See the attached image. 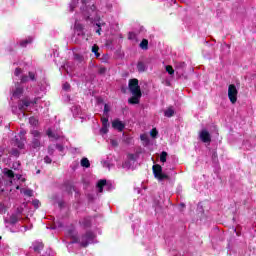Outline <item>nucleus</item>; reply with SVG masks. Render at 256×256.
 <instances>
[{
  "label": "nucleus",
  "mask_w": 256,
  "mask_h": 256,
  "mask_svg": "<svg viewBox=\"0 0 256 256\" xmlns=\"http://www.w3.org/2000/svg\"><path fill=\"white\" fill-rule=\"evenodd\" d=\"M237 235H238V237H239V235H240V234H239V233H237Z\"/></svg>",
  "instance_id": "nucleus-59"
},
{
  "label": "nucleus",
  "mask_w": 256,
  "mask_h": 256,
  "mask_svg": "<svg viewBox=\"0 0 256 256\" xmlns=\"http://www.w3.org/2000/svg\"><path fill=\"white\" fill-rule=\"evenodd\" d=\"M123 143L126 145H133V138L129 134H123Z\"/></svg>",
  "instance_id": "nucleus-15"
},
{
  "label": "nucleus",
  "mask_w": 256,
  "mask_h": 256,
  "mask_svg": "<svg viewBox=\"0 0 256 256\" xmlns=\"http://www.w3.org/2000/svg\"><path fill=\"white\" fill-rule=\"evenodd\" d=\"M79 1V0H72V2Z\"/></svg>",
  "instance_id": "nucleus-58"
},
{
  "label": "nucleus",
  "mask_w": 256,
  "mask_h": 256,
  "mask_svg": "<svg viewBox=\"0 0 256 256\" xmlns=\"http://www.w3.org/2000/svg\"><path fill=\"white\" fill-rule=\"evenodd\" d=\"M237 95H239V90H237V86L235 84H230L228 86V98L232 105L237 103Z\"/></svg>",
  "instance_id": "nucleus-4"
},
{
  "label": "nucleus",
  "mask_w": 256,
  "mask_h": 256,
  "mask_svg": "<svg viewBox=\"0 0 256 256\" xmlns=\"http://www.w3.org/2000/svg\"><path fill=\"white\" fill-rule=\"evenodd\" d=\"M101 122H102V127H105V128L109 127V118L102 117Z\"/></svg>",
  "instance_id": "nucleus-29"
},
{
  "label": "nucleus",
  "mask_w": 256,
  "mask_h": 256,
  "mask_svg": "<svg viewBox=\"0 0 256 256\" xmlns=\"http://www.w3.org/2000/svg\"><path fill=\"white\" fill-rule=\"evenodd\" d=\"M90 11H92V12L97 11V7H96L95 5H92V6L90 7Z\"/></svg>",
  "instance_id": "nucleus-50"
},
{
  "label": "nucleus",
  "mask_w": 256,
  "mask_h": 256,
  "mask_svg": "<svg viewBox=\"0 0 256 256\" xmlns=\"http://www.w3.org/2000/svg\"><path fill=\"white\" fill-rule=\"evenodd\" d=\"M128 159H130V161H135V154H128Z\"/></svg>",
  "instance_id": "nucleus-46"
},
{
  "label": "nucleus",
  "mask_w": 256,
  "mask_h": 256,
  "mask_svg": "<svg viewBox=\"0 0 256 256\" xmlns=\"http://www.w3.org/2000/svg\"><path fill=\"white\" fill-rule=\"evenodd\" d=\"M24 195L26 197H33V190L32 189H26L23 191Z\"/></svg>",
  "instance_id": "nucleus-33"
},
{
  "label": "nucleus",
  "mask_w": 256,
  "mask_h": 256,
  "mask_svg": "<svg viewBox=\"0 0 256 256\" xmlns=\"http://www.w3.org/2000/svg\"><path fill=\"white\" fill-rule=\"evenodd\" d=\"M141 97H143V93L142 92L132 93V97H130L128 99V103L130 105H139V103L141 101Z\"/></svg>",
  "instance_id": "nucleus-6"
},
{
  "label": "nucleus",
  "mask_w": 256,
  "mask_h": 256,
  "mask_svg": "<svg viewBox=\"0 0 256 256\" xmlns=\"http://www.w3.org/2000/svg\"><path fill=\"white\" fill-rule=\"evenodd\" d=\"M140 49L147 51V49H149V40L143 39L140 43Z\"/></svg>",
  "instance_id": "nucleus-20"
},
{
  "label": "nucleus",
  "mask_w": 256,
  "mask_h": 256,
  "mask_svg": "<svg viewBox=\"0 0 256 256\" xmlns=\"http://www.w3.org/2000/svg\"><path fill=\"white\" fill-rule=\"evenodd\" d=\"M133 37H135V33L130 32V33H129V36H128V39H133Z\"/></svg>",
  "instance_id": "nucleus-51"
},
{
  "label": "nucleus",
  "mask_w": 256,
  "mask_h": 256,
  "mask_svg": "<svg viewBox=\"0 0 256 256\" xmlns=\"http://www.w3.org/2000/svg\"><path fill=\"white\" fill-rule=\"evenodd\" d=\"M29 123H30V125L37 127L39 125V120L32 116L29 118Z\"/></svg>",
  "instance_id": "nucleus-25"
},
{
  "label": "nucleus",
  "mask_w": 256,
  "mask_h": 256,
  "mask_svg": "<svg viewBox=\"0 0 256 256\" xmlns=\"http://www.w3.org/2000/svg\"><path fill=\"white\" fill-rule=\"evenodd\" d=\"M74 59L77 61V63H83L85 61V57L81 54H74Z\"/></svg>",
  "instance_id": "nucleus-24"
},
{
  "label": "nucleus",
  "mask_w": 256,
  "mask_h": 256,
  "mask_svg": "<svg viewBox=\"0 0 256 256\" xmlns=\"http://www.w3.org/2000/svg\"><path fill=\"white\" fill-rule=\"evenodd\" d=\"M39 173H41V170H38V171H37V174H39Z\"/></svg>",
  "instance_id": "nucleus-57"
},
{
  "label": "nucleus",
  "mask_w": 256,
  "mask_h": 256,
  "mask_svg": "<svg viewBox=\"0 0 256 256\" xmlns=\"http://www.w3.org/2000/svg\"><path fill=\"white\" fill-rule=\"evenodd\" d=\"M47 136L50 138V139H55V141H58L59 139V136L58 134H55L53 133V131L51 129H48L47 132H46Z\"/></svg>",
  "instance_id": "nucleus-21"
},
{
  "label": "nucleus",
  "mask_w": 256,
  "mask_h": 256,
  "mask_svg": "<svg viewBox=\"0 0 256 256\" xmlns=\"http://www.w3.org/2000/svg\"><path fill=\"white\" fill-rule=\"evenodd\" d=\"M173 115H175V110L173 109L172 106L168 107L166 111H164V116L165 117H173Z\"/></svg>",
  "instance_id": "nucleus-17"
},
{
  "label": "nucleus",
  "mask_w": 256,
  "mask_h": 256,
  "mask_svg": "<svg viewBox=\"0 0 256 256\" xmlns=\"http://www.w3.org/2000/svg\"><path fill=\"white\" fill-rule=\"evenodd\" d=\"M152 171L155 179H158V181L169 179V175L163 173V167H161L159 164L153 165Z\"/></svg>",
  "instance_id": "nucleus-2"
},
{
  "label": "nucleus",
  "mask_w": 256,
  "mask_h": 256,
  "mask_svg": "<svg viewBox=\"0 0 256 256\" xmlns=\"http://www.w3.org/2000/svg\"><path fill=\"white\" fill-rule=\"evenodd\" d=\"M64 189H65L66 193H69L70 195H72L73 191H75V186L70 182H65Z\"/></svg>",
  "instance_id": "nucleus-12"
},
{
  "label": "nucleus",
  "mask_w": 256,
  "mask_h": 256,
  "mask_svg": "<svg viewBox=\"0 0 256 256\" xmlns=\"http://www.w3.org/2000/svg\"><path fill=\"white\" fill-rule=\"evenodd\" d=\"M151 137H153V139H155V137H157V135H159V131H157V128H153L150 132Z\"/></svg>",
  "instance_id": "nucleus-34"
},
{
  "label": "nucleus",
  "mask_w": 256,
  "mask_h": 256,
  "mask_svg": "<svg viewBox=\"0 0 256 256\" xmlns=\"http://www.w3.org/2000/svg\"><path fill=\"white\" fill-rule=\"evenodd\" d=\"M137 71H138V73H145L147 71V66L145 65V62L138 61Z\"/></svg>",
  "instance_id": "nucleus-14"
},
{
  "label": "nucleus",
  "mask_w": 256,
  "mask_h": 256,
  "mask_svg": "<svg viewBox=\"0 0 256 256\" xmlns=\"http://www.w3.org/2000/svg\"><path fill=\"white\" fill-rule=\"evenodd\" d=\"M200 139L202 143H211V134L207 130H202L200 132Z\"/></svg>",
  "instance_id": "nucleus-7"
},
{
  "label": "nucleus",
  "mask_w": 256,
  "mask_h": 256,
  "mask_svg": "<svg viewBox=\"0 0 256 256\" xmlns=\"http://www.w3.org/2000/svg\"><path fill=\"white\" fill-rule=\"evenodd\" d=\"M33 43V38L29 37L28 39L26 40H22L20 42V47H27V45Z\"/></svg>",
  "instance_id": "nucleus-22"
},
{
  "label": "nucleus",
  "mask_w": 256,
  "mask_h": 256,
  "mask_svg": "<svg viewBox=\"0 0 256 256\" xmlns=\"http://www.w3.org/2000/svg\"><path fill=\"white\" fill-rule=\"evenodd\" d=\"M63 89H64V91H69V89H71V84H69V82L64 83Z\"/></svg>",
  "instance_id": "nucleus-42"
},
{
  "label": "nucleus",
  "mask_w": 256,
  "mask_h": 256,
  "mask_svg": "<svg viewBox=\"0 0 256 256\" xmlns=\"http://www.w3.org/2000/svg\"><path fill=\"white\" fill-rule=\"evenodd\" d=\"M102 131H103V133H107V131H108V130H107V127H106V128L103 127V128H102Z\"/></svg>",
  "instance_id": "nucleus-54"
},
{
  "label": "nucleus",
  "mask_w": 256,
  "mask_h": 256,
  "mask_svg": "<svg viewBox=\"0 0 256 256\" xmlns=\"http://www.w3.org/2000/svg\"><path fill=\"white\" fill-rule=\"evenodd\" d=\"M55 153V147L53 145L48 146V154L53 155Z\"/></svg>",
  "instance_id": "nucleus-40"
},
{
  "label": "nucleus",
  "mask_w": 256,
  "mask_h": 256,
  "mask_svg": "<svg viewBox=\"0 0 256 256\" xmlns=\"http://www.w3.org/2000/svg\"><path fill=\"white\" fill-rule=\"evenodd\" d=\"M39 203H40V202H39V200H37V199L32 201V205H34V207H35L36 209H39Z\"/></svg>",
  "instance_id": "nucleus-45"
},
{
  "label": "nucleus",
  "mask_w": 256,
  "mask_h": 256,
  "mask_svg": "<svg viewBox=\"0 0 256 256\" xmlns=\"http://www.w3.org/2000/svg\"><path fill=\"white\" fill-rule=\"evenodd\" d=\"M140 138H141V141H145V135H141Z\"/></svg>",
  "instance_id": "nucleus-55"
},
{
  "label": "nucleus",
  "mask_w": 256,
  "mask_h": 256,
  "mask_svg": "<svg viewBox=\"0 0 256 256\" xmlns=\"http://www.w3.org/2000/svg\"><path fill=\"white\" fill-rule=\"evenodd\" d=\"M104 113H109V106L107 104L104 105Z\"/></svg>",
  "instance_id": "nucleus-49"
},
{
  "label": "nucleus",
  "mask_w": 256,
  "mask_h": 256,
  "mask_svg": "<svg viewBox=\"0 0 256 256\" xmlns=\"http://www.w3.org/2000/svg\"><path fill=\"white\" fill-rule=\"evenodd\" d=\"M67 235L68 237H70V239H72V241L70 242L71 245H73V243H79V236L77 235V232L75 230H68Z\"/></svg>",
  "instance_id": "nucleus-8"
},
{
  "label": "nucleus",
  "mask_w": 256,
  "mask_h": 256,
  "mask_svg": "<svg viewBox=\"0 0 256 256\" xmlns=\"http://www.w3.org/2000/svg\"><path fill=\"white\" fill-rule=\"evenodd\" d=\"M112 127L113 129H117L118 131H123V129H125V124H123V122L119 120H114L112 122Z\"/></svg>",
  "instance_id": "nucleus-11"
},
{
  "label": "nucleus",
  "mask_w": 256,
  "mask_h": 256,
  "mask_svg": "<svg viewBox=\"0 0 256 256\" xmlns=\"http://www.w3.org/2000/svg\"><path fill=\"white\" fill-rule=\"evenodd\" d=\"M5 223H9V225H17L19 223V214H11L9 220H5Z\"/></svg>",
  "instance_id": "nucleus-10"
},
{
  "label": "nucleus",
  "mask_w": 256,
  "mask_h": 256,
  "mask_svg": "<svg viewBox=\"0 0 256 256\" xmlns=\"http://www.w3.org/2000/svg\"><path fill=\"white\" fill-rule=\"evenodd\" d=\"M44 162H45L47 165H51V163H53V160L51 159V157L45 156V157H44Z\"/></svg>",
  "instance_id": "nucleus-39"
},
{
  "label": "nucleus",
  "mask_w": 256,
  "mask_h": 256,
  "mask_svg": "<svg viewBox=\"0 0 256 256\" xmlns=\"http://www.w3.org/2000/svg\"><path fill=\"white\" fill-rule=\"evenodd\" d=\"M107 185V180H99L97 183L99 193H103V187Z\"/></svg>",
  "instance_id": "nucleus-18"
},
{
  "label": "nucleus",
  "mask_w": 256,
  "mask_h": 256,
  "mask_svg": "<svg viewBox=\"0 0 256 256\" xmlns=\"http://www.w3.org/2000/svg\"><path fill=\"white\" fill-rule=\"evenodd\" d=\"M81 166L86 167V169H89L91 167V163L89 162L88 158H82L81 159Z\"/></svg>",
  "instance_id": "nucleus-23"
},
{
  "label": "nucleus",
  "mask_w": 256,
  "mask_h": 256,
  "mask_svg": "<svg viewBox=\"0 0 256 256\" xmlns=\"http://www.w3.org/2000/svg\"><path fill=\"white\" fill-rule=\"evenodd\" d=\"M185 65H186L185 62L180 63V67H185Z\"/></svg>",
  "instance_id": "nucleus-56"
},
{
  "label": "nucleus",
  "mask_w": 256,
  "mask_h": 256,
  "mask_svg": "<svg viewBox=\"0 0 256 256\" xmlns=\"http://www.w3.org/2000/svg\"><path fill=\"white\" fill-rule=\"evenodd\" d=\"M92 53H94L96 57H100L101 54H99V46L94 45V46L92 47Z\"/></svg>",
  "instance_id": "nucleus-30"
},
{
  "label": "nucleus",
  "mask_w": 256,
  "mask_h": 256,
  "mask_svg": "<svg viewBox=\"0 0 256 256\" xmlns=\"http://www.w3.org/2000/svg\"><path fill=\"white\" fill-rule=\"evenodd\" d=\"M4 175H6V177H8V179H15V172H13V170L10 169H4Z\"/></svg>",
  "instance_id": "nucleus-19"
},
{
  "label": "nucleus",
  "mask_w": 256,
  "mask_h": 256,
  "mask_svg": "<svg viewBox=\"0 0 256 256\" xmlns=\"http://www.w3.org/2000/svg\"><path fill=\"white\" fill-rule=\"evenodd\" d=\"M23 87L17 86L15 91L13 92V97H17L19 99L23 95Z\"/></svg>",
  "instance_id": "nucleus-16"
},
{
  "label": "nucleus",
  "mask_w": 256,
  "mask_h": 256,
  "mask_svg": "<svg viewBox=\"0 0 256 256\" xmlns=\"http://www.w3.org/2000/svg\"><path fill=\"white\" fill-rule=\"evenodd\" d=\"M31 105V101H29L28 99H23L21 100V103L18 104V109L19 111H22V113H24L26 107H29Z\"/></svg>",
  "instance_id": "nucleus-9"
},
{
  "label": "nucleus",
  "mask_w": 256,
  "mask_h": 256,
  "mask_svg": "<svg viewBox=\"0 0 256 256\" xmlns=\"http://www.w3.org/2000/svg\"><path fill=\"white\" fill-rule=\"evenodd\" d=\"M21 73H22L21 68H16V69H15V72H14V75H15L16 77H19V76L21 75Z\"/></svg>",
  "instance_id": "nucleus-44"
},
{
  "label": "nucleus",
  "mask_w": 256,
  "mask_h": 256,
  "mask_svg": "<svg viewBox=\"0 0 256 256\" xmlns=\"http://www.w3.org/2000/svg\"><path fill=\"white\" fill-rule=\"evenodd\" d=\"M43 247H44L43 243H40L34 246V251H36V253H40L41 251H43Z\"/></svg>",
  "instance_id": "nucleus-32"
},
{
  "label": "nucleus",
  "mask_w": 256,
  "mask_h": 256,
  "mask_svg": "<svg viewBox=\"0 0 256 256\" xmlns=\"http://www.w3.org/2000/svg\"><path fill=\"white\" fill-rule=\"evenodd\" d=\"M28 79H30V81H37V78L32 71L28 72Z\"/></svg>",
  "instance_id": "nucleus-35"
},
{
  "label": "nucleus",
  "mask_w": 256,
  "mask_h": 256,
  "mask_svg": "<svg viewBox=\"0 0 256 256\" xmlns=\"http://www.w3.org/2000/svg\"><path fill=\"white\" fill-rule=\"evenodd\" d=\"M166 71L169 75H175V70L173 69V66H171V65L166 66Z\"/></svg>",
  "instance_id": "nucleus-31"
},
{
  "label": "nucleus",
  "mask_w": 256,
  "mask_h": 256,
  "mask_svg": "<svg viewBox=\"0 0 256 256\" xmlns=\"http://www.w3.org/2000/svg\"><path fill=\"white\" fill-rule=\"evenodd\" d=\"M80 225H82V227H84L85 229H89V227H91V217L83 218L80 221Z\"/></svg>",
  "instance_id": "nucleus-13"
},
{
  "label": "nucleus",
  "mask_w": 256,
  "mask_h": 256,
  "mask_svg": "<svg viewBox=\"0 0 256 256\" xmlns=\"http://www.w3.org/2000/svg\"><path fill=\"white\" fill-rule=\"evenodd\" d=\"M128 89L131 93H141V86H139V80L133 78L129 80Z\"/></svg>",
  "instance_id": "nucleus-5"
},
{
  "label": "nucleus",
  "mask_w": 256,
  "mask_h": 256,
  "mask_svg": "<svg viewBox=\"0 0 256 256\" xmlns=\"http://www.w3.org/2000/svg\"><path fill=\"white\" fill-rule=\"evenodd\" d=\"M95 239V234L92 231H87L84 235L79 239L80 247H89L91 243H93Z\"/></svg>",
  "instance_id": "nucleus-1"
},
{
  "label": "nucleus",
  "mask_w": 256,
  "mask_h": 256,
  "mask_svg": "<svg viewBox=\"0 0 256 256\" xmlns=\"http://www.w3.org/2000/svg\"><path fill=\"white\" fill-rule=\"evenodd\" d=\"M99 25H100V28H101V27H105L107 24L105 22L96 23V26H99Z\"/></svg>",
  "instance_id": "nucleus-47"
},
{
  "label": "nucleus",
  "mask_w": 256,
  "mask_h": 256,
  "mask_svg": "<svg viewBox=\"0 0 256 256\" xmlns=\"http://www.w3.org/2000/svg\"><path fill=\"white\" fill-rule=\"evenodd\" d=\"M82 5H87L89 3V0H81Z\"/></svg>",
  "instance_id": "nucleus-52"
},
{
  "label": "nucleus",
  "mask_w": 256,
  "mask_h": 256,
  "mask_svg": "<svg viewBox=\"0 0 256 256\" xmlns=\"http://www.w3.org/2000/svg\"><path fill=\"white\" fill-rule=\"evenodd\" d=\"M86 17V21H89V19H91V16L89 14H84Z\"/></svg>",
  "instance_id": "nucleus-53"
},
{
  "label": "nucleus",
  "mask_w": 256,
  "mask_h": 256,
  "mask_svg": "<svg viewBox=\"0 0 256 256\" xmlns=\"http://www.w3.org/2000/svg\"><path fill=\"white\" fill-rule=\"evenodd\" d=\"M99 75H105L107 73V68L106 67H100L98 70Z\"/></svg>",
  "instance_id": "nucleus-37"
},
{
  "label": "nucleus",
  "mask_w": 256,
  "mask_h": 256,
  "mask_svg": "<svg viewBox=\"0 0 256 256\" xmlns=\"http://www.w3.org/2000/svg\"><path fill=\"white\" fill-rule=\"evenodd\" d=\"M55 147L60 151V153H63V151H65V147L61 144H56Z\"/></svg>",
  "instance_id": "nucleus-41"
},
{
  "label": "nucleus",
  "mask_w": 256,
  "mask_h": 256,
  "mask_svg": "<svg viewBox=\"0 0 256 256\" xmlns=\"http://www.w3.org/2000/svg\"><path fill=\"white\" fill-rule=\"evenodd\" d=\"M7 213V206L5 203L0 202V215H5Z\"/></svg>",
  "instance_id": "nucleus-26"
},
{
  "label": "nucleus",
  "mask_w": 256,
  "mask_h": 256,
  "mask_svg": "<svg viewBox=\"0 0 256 256\" xmlns=\"http://www.w3.org/2000/svg\"><path fill=\"white\" fill-rule=\"evenodd\" d=\"M30 133L33 136L31 141L32 149H41V132L38 130H32Z\"/></svg>",
  "instance_id": "nucleus-3"
},
{
  "label": "nucleus",
  "mask_w": 256,
  "mask_h": 256,
  "mask_svg": "<svg viewBox=\"0 0 256 256\" xmlns=\"http://www.w3.org/2000/svg\"><path fill=\"white\" fill-rule=\"evenodd\" d=\"M77 5H79V1H74V2L72 1V2L70 3V12H71V13H73V12L75 11Z\"/></svg>",
  "instance_id": "nucleus-28"
},
{
  "label": "nucleus",
  "mask_w": 256,
  "mask_h": 256,
  "mask_svg": "<svg viewBox=\"0 0 256 256\" xmlns=\"http://www.w3.org/2000/svg\"><path fill=\"white\" fill-rule=\"evenodd\" d=\"M98 29L96 30L97 35H101V25L96 26Z\"/></svg>",
  "instance_id": "nucleus-48"
},
{
  "label": "nucleus",
  "mask_w": 256,
  "mask_h": 256,
  "mask_svg": "<svg viewBox=\"0 0 256 256\" xmlns=\"http://www.w3.org/2000/svg\"><path fill=\"white\" fill-rule=\"evenodd\" d=\"M29 81V76L27 75H22L20 78V83H28Z\"/></svg>",
  "instance_id": "nucleus-36"
},
{
  "label": "nucleus",
  "mask_w": 256,
  "mask_h": 256,
  "mask_svg": "<svg viewBox=\"0 0 256 256\" xmlns=\"http://www.w3.org/2000/svg\"><path fill=\"white\" fill-rule=\"evenodd\" d=\"M112 147H119V142L116 139L110 140Z\"/></svg>",
  "instance_id": "nucleus-43"
},
{
  "label": "nucleus",
  "mask_w": 256,
  "mask_h": 256,
  "mask_svg": "<svg viewBox=\"0 0 256 256\" xmlns=\"http://www.w3.org/2000/svg\"><path fill=\"white\" fill-rule=\"evenodd\" d=\"M16 146L18 147V149H23V147H25V144L19 141V139H16Z\"/></svg>",
  "instance_id": "nucleus-38"
},
{
  "label": "nucleus",
  "mask_w": 256,
  "mask_h": 256,
  "mask_svg": "<svg viewBox=\"0 0 256 256\" xmlns=\"http://www.w3.org/2000/svg\"><path fill=\"white\" fill-rule=\"evenodd\" d=\"M160 161H161V163H166L167 162V152L166 151L161 152Z\"/></svg>",
  "instance_id": "nucleus-27"
}]
</instances>
